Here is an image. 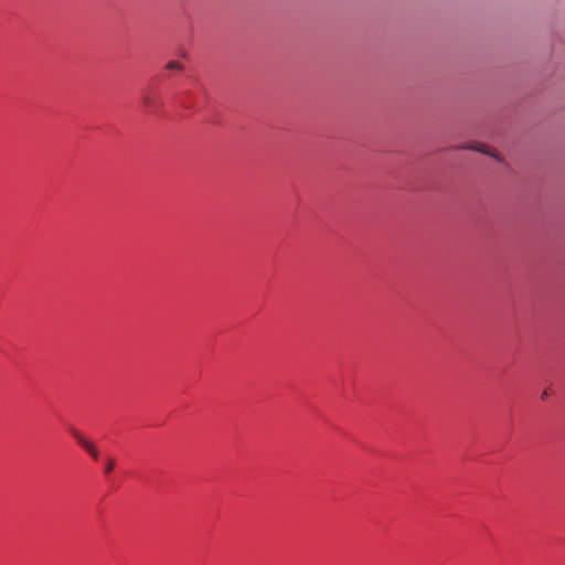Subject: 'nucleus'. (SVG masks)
<instances>
[{
  "mask_svg": "<svg viewBox=\"0 0 565 565\" xmlns=\"http://www.w3.org/2000/svg\"><path fill=\"white\" fill-rule=\"evenodd\" d=\"M141 102H142L145 109L149 114H154L162 106V103H161L159 96H157L156 94H152V93L145 94L141 98Z\"/></svg>",
  "mask_w": 565,
  "mask_h": 565,
  "instance_id": "f03ea898",
  "label": "nucleus"
},
{
  "mask_svg": "<svg viewBox=\"0 0 565 565\" xmlns=\"http://www.w3.org/2000/svg\"><path fill=\"white\" fill-rule=\"evenodd\" d=\"M467 149H472V150H476V151H479V152H482V153H487L493 158H497V156L492 152H489L486 150L484 146H470V147H466Z\"/></svg>",
  "mask_w": 565,
  "mask_h": 565,
  "instance_id": "20e7f679",
  "label": "nucleus"
},
{
  "mask_svg": "<svg viewBox=\"0 0 565 565\" xmlns=\"http://www.w3.org/2000/svg\"><path fill=\"white\" fill-rule=\"evenodd\" d=\"M71 435L74 437V439L76 440V443L85 450L88 452V455L93 458V459H97L99 454H98V450L96 448V446L90 441L88 440L79 430H77L76 428H71Z\"/></svg>",
  "mask_w": 565,
  "mask_h": 565,
  "instance_id": "f257e3e1",
  "label": "nucleus"
},
{
  "mask_svg": "<svg viewBox=\"0 0 565 565\" xmlns=\"http://www.w3.org/2000/svg\"><path fill=\"white\" fill-rule=\"evenodd\" d=\"M114 460L113 459H108L106 465H105V473H110L113 470H114Z\"/></svg>",
  "mask_w": 565,
  "mask_h": 565,
  "instance_id": "39448f33",
  "label": "nucleus"
},
{
  "mask_svg": "<svg viewBox=\"0 0 565 565\" xmlns=\"http://www.w3.org/2000/svg\"><path fill=\"white\" fill-rule=\"evenodd\" d=\"M547 396H548V392L545 390V391L542 393V396H541V397H542V399H545V398H547Z\"/></svg>",
  "mask_w": 565,
  "mask_h": 565,
  "instance_id": "423d86ee",
  "label": "nucleus"
},
{
  "mask_svg": "<svg viewBox=\"0 0 565 565\" xmlns=\"http://www.w3.org/2000/svg\"><path fill=\"white\" fill-rule=\"evenodd\" d=\"M166 68L170 71H181L183 66L177 61H171L166 65Z\"/></svg>",
  "mask_w": 565,
  "mask_h": 565,
  "instance_id": "7ed1b4c3",
  "label": "nucleus"
}]
</instances>
